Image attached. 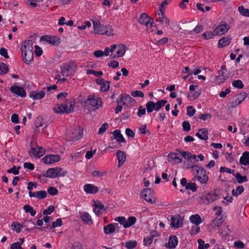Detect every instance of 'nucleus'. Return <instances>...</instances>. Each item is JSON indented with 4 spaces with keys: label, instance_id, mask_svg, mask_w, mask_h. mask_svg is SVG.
Instances as JSON below:
<instances>
[{
    "label": "nucleus",
    "instance_id": "4be33fe9",
    "mask_svg": "<svg viewBox=\"0 0 249 249\" xmlns=\"http://www.w3.org/2000/svg\"><path fill=\"white\" fill-rule=\"evenodd\" d=\"M84 190L89 194H95L98 191V188L91 184H86L84 186Z\"/></svg>",
    "mask_w": 249,
    "mask_h": 249
},
{
    "label": "nucleus",
    "instance_id": "49530a36",
    "mask_svg": "<svg viewBox=\"0 0 249 249\" xmlns=\"http://www.w3.org/2000/svg\"><path fill=\"white\" fill-rule=\"evenodd\" d=\"M146 108L148 113H151L156 110L155 103L152 101H149L146 104Z\"/></svg>",
    "mask_w": 249,
    "mask_h": 249
},
{
    "label": "nucleus",
    "instance_id": "a878e982",
    "mask_svg": "<svg viewBox=\"0 0 249 249\" xmlns=\"http://www.w3.org/2000/svg\"><path fill=\"white\" fill-rule=\"evenodd\" d=\"M105 210L104 206L99 201H94V212L95 213L99 215L103 213Z\"/></svg>",
    "mask_w": 249,
    "mask_h": 249
},
{
    "label": "nucleus",
    "instance_id": "8fccbe9b",
    "mask_svg": "<svg viewBox=\"0 0 249 249\" xmlns=\"http://www.w3.org/2000/svg\"><path fill=\"white\" fill-rule=\"evenodd\" d=\"M23 209L26 213H29L32 216H34L36 214V211L29 205H25L23 207Z\"/></svg>",
    "mask_w": 249,
    "mask_h": 249
},
{
    "label": "nucleus",
    "instance_id": "9d476101",
    "mask_svg": "<svg viewBox=\"0 0 249 249\" xmlns=\"http://www.w3.org/2000/svg\"><path fill=\"white\" fill-rule=\"evenodd\" d=\"M31 149L29 152V155L35 157L39 158L42 156L45 153V150L44 148L38 146L36 144H33L31 142Z\"/></svg>",
    "mask_w": 249,
    "mask_h": 249
},
{
    "label": "nucleus",
    "instance_id": "20e7f679",
    "mask_svg": "<svg viewBox=\"0 0 249 249\" xmlns=\"http://www.w3.org/2000/svg\"><path fill=\"white\" fill-rule=\"evenodd\" d=\"M126 50V47L124 44L112 45L110 56L112 58L120 57L124 54Z\"/></svg>",
    "mask_w": 249,
    "mask_h": 249
},
{
    "label": "nucleus",
    "instance_id": "6e6552de",
    "mask_svg": "<svg viewBox=\"0 0 249 249\" xmlns=\"http://www.w3.org/2000/svg\"><path fill=\"white\" fill-rule=\"evenodd\" d=\"M230 29V26L225 21H221L214 30V34L216 36H221L226 34Z\"/></svg>",
    "mask_w": 249,
    "mask_h": 249
},
{
    "label": "nucleus",
    "instance_id": "7ed1b4c3",
    "mask_svg": "<svg viewBox=\"0 0 249 249\" xmlns=\"http://www.w3.org/2000/svg\"><path fill=\"white\" fill-rule=\"evenodd\" d=\"M74 104L72 102L66 100L60 105H57L53 108L54 111L57 113H69L74 110Z\"/></svg>",
    "mask_w": 249,
    "mask_h": 249
},
{
    "label": "nucleus",
    "instance_id": "39448f33",
    "mask_svg": "<svg viewBox=\"0 0 249 249\" xmlns=\"http://www.w3.org/2000/svg\"><path fill=\"white\" fill-rule=\"evenodd\" d=\"M141 195L142 198L151 204H154L156 201L154 192L150 188L143 189L142 190Z\"/></svg>",
    "mask_w": 249,
    "mask_h": 249
},
{
    "label": "nucleus",
    "instance_id": "6e6d98bb",
    "mask_svg": "<svg viewBox=\"0 0 249 249\" xmlns=\"http://www.w3.org/2000/svg\"><path fill=\"white\" fill-rule=\"evenodd\" d=\"M232 85L236 88L241 89L244 87L243 82L240 80H234L232 82Z\"/></svg>",
    "mask_w": 249,
    "mask_h": 249
},
{
    "label": "nucleus",
    "instance_id": "c03bdc74",
    "mask_svg": "<svg viewBox=\"0 0 249 249\" xmlns=\"http://www.w3.org/2000/svg\"><path fill=\"white\" fill-rule=\"evenodd\" d=\"M35 225V223L32 221V220H26L24 222L23 226V228L25 229L26 230L30 231L31 230H32V228H29V227H34V226Z\"/></svg>",
    "mask_w": 249,
    "mask_h": 249
},
{
    "label": "nucleus",
    "instance_id": "9b49d317",
    "mask_svg": "<svg viewBox=\"0 0 249 249\" xmlns=\"http://www.w3.org/2000/svg\"><path fill=\"white\" fill-rule=\"evenodd\" d=\"M69 140L71 141H77L83 136V131L79 126H76L73 130L68 133Z\"/></svg>",
    "mask_w": 249,
    "mask_h": 249
},
{
    "label": "nucleus",
    "instance_id": "473e14b6",
    "mask_svg": "<svg viewBox=\"0 0 249 249\" xmlns=\"http://www.w3.org/2000/svg\"><path fill=\"white\" fill-rule=\"evenodd\" d=\"M182 224V222L178 216H175L171 218V225L172 227L175 228H178L181 227Z\"/></svg>",
    "mask_w": 249,
    "mask_h": 249
},
{
    "label": "nucleus",
    "instance_id": "79ce46f5",
    "mask_svg": "<svg viewBox=\"0 0 249 249\" xmlns=\"http://www.w3.org/2000/svg\"><path fill=\"white\" fill-rule=\"evenodd\" d=\"M101 88L100 90L102 91H107L109 89V82L107 81H104L103 79H101Z\"/></svg>",
    "mask_w": 249,
    "mask_h": 249
},
{
    "label": "nucleus",
    "instance_id": "58836bf2",
    "mask_svg": "<svg viewBox=\"0 0 249 249\" xmlns=\"http://www.w3.org/2000/svg\"><path fill=\"white\" fill-rule=\"evenodd\" d=\"M133 100V99L128 95H122L120 101H118V103H123V105H127L128 103H131Z\"/></svg>",
    "mask_w": 249,
    "mask_h": 249
},
{
    "label": "nucleus",
    "instance_id": "69168bd1",
    "mask_svg": "<svg viewBox=\"0 0 249 249\" xmlns=\"http://www.w3.org/2000/svg\"><path fill=\"white\" fill-rule=\"evenodd\" d=\"M54 211V207L52 206H50L47 209L43 211V214L47 215L51 214Z\"/></svg>",
    "mask_w": 249,
    "mask_h": 249
},
{
    "label": "nucleus",
    "instance_id": "b1692460",
    "mask_svg": "<svg viewBox=\"0 0 249 249\" xmlns=\"http://www.w3.org/2000/svg\"><path fill=\"white\" fill-rule=\"evenodd\" d=\"M224 220L222 217H216L212 221L210 224V226L214 230L218 229L223 222Z\"/></svg>",
    "mask_w": 249,
    "mask_h": 249
},
{
    "label": "nucleus",
    "instance_id": "ddd939ff",
    "mask_svg": "<svg viewBox=\"0 0 249 249\" xmlns=\"http://www.w3.org/2000/svg\"><path fill=\"white\" fill-rule=\"evenodd\" d=\"M217 197V195L214 193H209L200 197V202L204 204H208L216 200Z\"/></svg>",
    "mask_w": 249,
    "mask_h": 249
},
{
    "label": "nucleus",
    "instance_id": "5701e85b",
    "mask_svg": "<svg viewBox=\"0 0 249 249\" xmlns=\"http://www.w3.org/2000/svg\"><path fill=\"white\" fill-rule=\"evenodd\" d=\"M22 59L23 61L26 64H29L34 59V54L33 52L22 53Z\"/></svg>",
    "mask_w": 249,
    "mask_h": 249
},
{
    "label": "nucleus",
    "instance_id": "680f3d73",
    "mask_svg": "<svg viewBox=\"0 0 249 249\" xmlns=\"http://www.w3.org/2000/svg\"><path fill=\"white\" fill-rule=\"evenodd\" d=\"M196 112L195 109L192 106H189L187 107V114L188 116L192 117Z\"/></svg>",
    "mask_w": 249,
    "mask_h": 249
},
{
    "label": "nucleus",
    "instance_id": "7c9ffc66",
    "mask_svg": "<svg viewBox=\"0 0 249 249\" xmlns=\"http://www.w3.org/2000/svg\"><path fill=\"white\" fill-rule=\"evenodd\" d=\"M240 163L244 166L249 165V152H244L239 160Z\"/></svg>",
    "mask_w": 249,
    "mask_h": 249
},
{
    "label": "nucleus",
    "instance_id": "f704fd0d",
    "mask_svg": "<svg viewBox=\"0 0 249 249\" xmlns=\"http://www.w3.org/2000/svg\"><path fill=\"white\" fill-rule=\"evenodd\" d=\"M181 154L185 160H190V161L188 163V165L191 164V161H193V160H195L196 158V156L195 155H193L190 152L188 151H182L181 152Z\"/></svg>",
    "mask_w": 249,
    "mask_h": 249
},
{
    "label": "nucleus",
    "instance_id": "a19ab883",
    "mask_svg": "<svg viewBox=\"0 0 249 249\" xmlns=\"http://www.w3.org/2000/svg\"><path fill=\"white\" fill-rule=\"evenodd\" d=\"M234 177L236 178V181L238 183L240 184L248 181L247 177L246 176H241L239 173H237L235 175Z\"/></svg>",
    "mask_w": 249,
    "mask_h": 249
},
{
    "label": "nucleus",
    "instance_id": "f3484780",
    "mask_svg": "<svg viewBox=\"0 0 249 249\" xmlns=\"http://www.w3.org/2000/svg\"><path fill=\"white\" fill-rule=\"evenodd\" d=\"M247 94L245 92H242L236 95V98L232 102L230 103L231 107H234L240 104L246 98Z\"/></svg>",
    "mask_w": 249,
    "mask_h": 249
},
{
    "label": "nucleus",
    "instance_id": "4468645a",
    "mask_svg": "<svg viewBox=\"0 0 249 249\" xmlns=\"http://www.w3.org/2000/svg\"><path fill=\"white\" fill-rule=\"evenodd\" d=\"M10 90L15 96L21 97H24L26 96L24 89L22 87L16 86L15 84L10 87Z\"/></svg>",
    "mask_w": 249,
    "mask_h": 249
},
{
    "label": "nucleus",
    "instance_id": "37998d69",
    "mask_svg": "<svg viewBox=\"0 0 249 249\" xmlns=\"http://www.w3.org/2000/svg\"><path fill=\"white\" fill-rule=\"evenodd\" d=\"M244 190V187L240 185L237 187L236 189H233L231 191L232 196H237L238 195H241Z\"/></svg>",
    "mask_w": 249,
    "mask_h": 249
},
{
    "label": "nucleus",
    "instance_id": "a211bd4d",
    "mask_svg": "<svg viewBox=\"0 0 249 249\" xmlns=\"http://www.w3.org/2000/svg\"><path fill=\"white\" fill-rule=\"evenodd\" d=\"M168 159L170 162L174 164L180 163L182 161L179 155L176 153H170L168 156Z\"/></svg>",
    "mask_w": 249,
    "mask_h": 249
},
{
    "label": "nucleus",
    "instance_id": "13d9d810",
    "mask_svg": "<svg viewBox=\"0 0 249 249\" xmlns=\"http://www.w3.org/2000/svg\"><path fill=\"white\" fill-rule=\"evenodd\" d=\"M20 166L17 167L16 166H13L11 169L7 170L8 173H13L15 175H17L19 174V170L20 169Z\"/></svg>",
    "mask_w": 249,
    "mask_h": 249
},
{
    "label": "nucleus",
    "instance_id": "ea45409f",
    "mask_svg": "<svg viewBox=\"0 0 249 249\" xmlns=\"http://www.w3.org/2000/svg\"><path fill=\"white\" fill-rule=\"evenodd\" d=\"M81 218L83 222L86 224H90L92 223V219L89 213H84L81 216Z\"/></svg>",
    "mask_w": 249,
    "mask_h": 249
},
{
    "label": "nucleus",
    "instance_id": "2eb2a0df",
    "mask_svg": "<svg viewBox=\"0 0 249 249\" xmlns=\"http://www.w3.org/2000/svg\"><path fill=\"white\" fill-rule=\"evenodd\" d=\"M61 157L59 155H49L45 156L42 160L46 164H52L59 161Z\"/></svg>",
    "mask_w": 249,
    "mask_h": 249
},
{
    "label": "nucleus",
    "instance_id": "09e8293b",
    "mask_svg": "<svg viewBox=\"0 0 249 249\" xmlns=\"http://www.w3.org/2000/svg\"><path fill=\"white\" fill-rule=\"evenodd\" d=\"M11 226L12 230L16 231L17 233H19L21 231V229L23 228V225L17 222H13Z\"/></svg>",
    "mask_w": 249,
    "mask_h": 249
},
{
    "label": "nucleus",
    "instance_id": "4c0bfd02",
    "mask_svg": "<svg viewBox=\"0 0 249 249\" xmlns=\"http://www.w3.org/2000/svg\"><path fill=\"white\" fill-rule=\"evenodd\" d=\"M177 237L175 235H172L169 237L168 247L170 248H175L178 244Z\"/></svg>",
    "mask_w": 249,
    "mask_h": 249
},
{
    "label": "nucleus",
    "instance_id": "338daca9",
    "mask_svg": "<svg viewBox=\"0 0 249 249\" xmlns=\"http://www.w3.org/2000/svg\"><path fill=\"white\" fill-rule=\"evenodd\" d=\"M153 238H152L150 236H148L147 237L144 238L143 244L145 246H149L152 244V243L153 242Z\"/></svg>",
    "mask_w": 249,
    "mask_h": 249
},
{
    "label": "nucleus",
    "instance_id": "a18cd8bd",
    "mask_svg": "<svg viewBox=\"0 0 249 249\" xmlns=\"http://www.w3.org/2000/svg\"><path fill=\"white\" fill-rule=\"evenodd\" d=\"M107 173L106 171L94 170L91 174L93 177L100 178L105 176Z\"/></svg>",
    "mask_w": 249,
    "mask_h": 249
},
{
    "label": "nucleus",
    "instance_id": "052dcab7",
    "mask_svg": "<svg viewBox=\"0 0 249 249\" xmlns=\"http://www.w3.org/2000/svg\"><path fill=\"white\" fill-rule=\"evenodd\" d=\"M108 127V124L107 123L103 124L99 130V134H103L104 133L106 132L107 129Z\"/></svg>",
    "mask_w": 249,
    "mask_h": 249
},
{
    "label": "nucleus",
    "instance_id": "bb28decb",
    "mask_svg": "<svg viewBox=\"0 0 249 249\" xmlns=\"http://www.w3.org/2000/svg\"><path fill=\"white\" fill-rule=\"evenodd\" d=\"M150 20V18L146 14L142 13L139 18V22L141 24L146 25L148 29Z\"/></svg>",
    "mask_w": 249,
    "mask_h": 249
},
{
    "label": "nucleus",
    "instance_id": "c9c22d12",
    "mask_svg": "<svg viewBox=\"0 0 249 249\" xmlns=\"http://www.w3.org/2000/svg\"><path fill=\"white\" fill-rule=\"evenodd\" d=\"M231 43V39L228 37H223L218 41V46L222 48L229 45Z\"/></svg>",
    "mask_w": 249,
    "mask_h": 249
},
{
    "label": "nucleus",
    "instance_id": "de8ad7c7",
    "mask_svg": "<svg viewBox=\"0 0 249 249\" xmlns=\"http://www.w3.org/2000/svg\"><path fill=\"white\" fill-rule=\"evenodd\" d=\"M167 101L166 100H160L158 101L156 103H155V106L156 107V111L159 110L167 103Z\"/></svg>",
    "mask_w": 249,
    "mask_h": 249
},
{
    "label": "nucleus",
    "instance_id": "c85d7f7f",
    "mask_svg": "<svg viewBox=\"0 0 249 249\" xmlns=\"http://www.w3.org/2000/svg\"><path fill=\"white\" fill-rule=\"evenodd\" d=\"M45 93L43 91H32L30 94V97L34 100L41 99L44 98Z\"/></svg>",
    "mask_w": 249,
    "mask_h": 249
},
{
    "label": "nucleus",
    "instance_id": "bf43d9fd",
    "mask_svg": "<svg viewBox=\"0 0 249 249\" xmlns=\"http://www.w3.org/2000/svg\"><path fill=\"white\" fill-rule=\"evenodd\" d=\"M87 74H92L93 75L96 77H100L101 75H103V72L102 71H96L94 70H87Z\"/></svg>",
    "mask_w": 249,
    "mask_h": 249
},
{
    "label": "nucleus",
    "instance_id": "1a4fd4ad",
    "mask_svg": "<svg viewBox=\"0 0 249 249\" xmlns=\"http://www.w3.org/2000/svg\"><path fill=\"white\" fill-rule=\"evenodd\" d=\"M66 174L65 172H62V168L56 167L48 169L45 176L49 178H55L59 176L64 177Z\"/></svg>",
    "mask_w": 249,
    "mask_h": 249
},
{
    "label": "nucleus",
    "instance_id": "dca6fc26",
    "mask_svg": "<svg viewBox=\"0 0 249 249\" xmlns=\"http://www.w3.org/2000/svg\"><path fill=\"white\" fill-rule=\"evenodd\" d=\"M160 13L158 14L156 20L160 22L164 26H169L170 23L169 19L166 17L164 12L160 11Z\"/></svg>",
    "mask_w": 249,
    "mask_h": 249
},
{
    "label": "nucleus",
    "instance_id": "f03ea898",
    "mask_svg": "<svg viewBox=\"0 0 249 249\" xmlns=\"http://www.w3.org/2000/svg\"><path fill=\"white\" fill-rule=\"evenodd\" d=\"M101 98L95 95H90L85 102V107L89 111H95L102 107Z\"/></svg>",
    "mask_w": 249,
    "mask_h": 249
},
{
    "label": "nucleus",
    "instance_id": "4d7b16f0",
    "mask_svg": "<svg viewBox=\"0 0 249 249\" xmlns=\"http://www.w3.org/2000/svg\"><path fill=\"white\" fill-rule=\"evenodd\" d=\"M8 71V66L4 63H0V74H6Z\"/></svg>",
    "mask_w": 249,
    "mask_h": 249
},
{
    "label": "nucleus",
    "instance_id": "3c124183",
    "mask_svg": "<svg viewBox=\"0 0 249 249\" xmlns=\"http://www.w3.org/2000/svg\"><path fill=\"white\" fill-rule=\"evenodd\" d=\"M239 13L244 16L249 17V9L245 8L243 6H240L238 8Z\"/></svg>",
    "mask_w": 249,
    "mask_h": 249
},
{
    "label": "nucleus",
    "instance_id": "e2e57ef3",
    "mask_svg": "<svg viewBox=\"0 0 249 249\" xmlns=\"http://www.w3.org/2000/svg\"><path fill=\"white\" fill-rule=\"evenodd\" d=\"M186 189L187 190L190 189L194 192H196V184L195 183L190 182L186 185Z\"/></svg>",
    "mask_w": 249,
    "mask_h": 249
},
{
    "label": "nucleus",
    "instance_id": "603ef678",
    "mask_svg": "<svg viewBox=\"0 0 249 249\" xmlns=\"http://www.w3.org/2000/svg\"><path fill=\"white\" fill-rule=\"evenodd\" d=\"M202 36L203 38H204L205 39L208 40V39L212 38L213 37V36L215 35L214 34V30H213V32H210V31L205 32L202 34Z\"/></svg>",
    "mask_w": 249,
    "mask_h": 249
},
{
    "label": "nucleus",
    "instance_id": "5fc2aeb1",
    "mask_svg": "<svg viewBox=\"0 0 249 249\" xmlns=\"http://www.w3.org/2000/svg\"><path fill=\"white\" fill-rule=\"evenodd\" d=\"M137 246V242L136 241H129L125 243V247L127 249H133Z\"/></svg>",
    "mask_w": 249,
    "mask_h": 249
},
{
    "label": "nucleus",
    "instance_id": "aec40b11",
    "mask_svg": "<svg viewBox=\"0 0 249 249\" xmlns=\"http://www.w3.org/2000/svg\"><path fill=\"white\" fill-rule=\"evenodd\" d=\"M47 195V192L45 191H39L36 192H29V196L30 197H36L38 199H43L46 197Z\"/></svg>",
    "mask_w": 249,
    "mask_h": 249
},
{
    "label": "nucleus",
    "instance_id": "2f4dec72",
    "mask_svg": "<svg viewBox=\"0 0 249 249\" xmlns=\"http://www.w3.org/2000/svg\"><path fill=\"white\" fill-rule=\"evenodd\" d=\"M218 75L215 77L214 81L217 84L224 83L227 79V77L224 75V72L221 70L218 71Z\"/></svg>",
    "mask_w": 249,
    "mask_h": 249
},
{
    "label": "nucleus",
    "instance_id": "0eeeda50",
    "mask_svg": "<svg viewBox=\"0 0 249 249\" xmlns=\"http://www.w3.org/2000/svg\"><path fill=\"white\" fill-rule=\"evenodd\" d=\"M74 66V63L71 61L63 64L60 67V72L62 76L67 77L69 76Z\"/></svg>",
    "mask_w": 249,
    "mask_h": 249
},
{
    "label": "nucleus",
    "instance_id": "cd10ccee",
    "mask_svg": "<svg viewBox=\"0 0 249 249\" xmlns=\"http://www.w3.org/2000/svg\"><path fill=\"white\" fill-rule=\"evenodd\" d=\"M208 131L206 128L199 129L196 134V136L201 140H206L208 138Z\"/></svg>",
    "mask_w": 249,
    "mask_h": 249
},
{
    "label": "nucleus",
    "instance_id": "412c9836",
    "mask_svg": "<svg viewBox=\"0 0 249 249\" xmlns=\"http://www.w3.org/2000/svg\"><path fill=\"white\" fill-rule=\"evenodd\" d=\"M186 168H192V171L193 173L195 174V176H197V175H199L202 170V169H204V168L201 166L195 165V162L193 161H191V164H189V165L186 167Z\"/></svg>",
    "mask_w": 249,
    "mask_h": 249
},
{
    "label": "nucleus",
    "instance_id": "72a5a7b5",
    "mask_svg": "<svg viewBox=\"0 0 249 249\" xmlns=\"http://www.w3.org/2000/svg\"><path fill=\"white\" fill-rule=\"evenodd\" d=\"M115 225H117L116 223H110L105 226L104 227V231L107 234H109L113 233L115 231Z\"/></svg>",
    "mask_w": 249,
    "mask_h": 249
},
{
    "label": "nucleus",
    "instance_id": "864d4df0",
    "mask_svg": "<svg viewBox=\"0 0 249 249\" xmlns=\"http://www.w3.org/2000/svg\"><path fill=\"white\" fill-rule=\"evenodd\" d=\"M54 37L52 36H42L41 37L40 40L45 41L46 42H47L51 44H53L54 43Z\"/></svg>",
    "mask_w": 249,
    "mask_h": 249
},
{
    "label": "nucleus",
    "instance_id": "774afa93",
    "mask_svg": "<svg viewBox=\"0 0 249 249\" xmlns=\"http://www.w3.org/2000/svg\"><path fill=\"white\" fill-rule=\"evenodd\" d=\"M183 129L185 132H188L190 130L191 126L189 122L187 121H184L182 123Z\"/></svg>",
    "mask_w": 249,
    "mask_h": 249
},
{
    "label": "nucleus",
    "instance_id": "c756f323",
    "mask_svg": "<svg viewBox=\"0 0 249 249\" xmlns=\"http://www.w3.org/2000/svg\"><path fill=\"white\" fill-rule=\"evenodd\" d=\"M113 137L111 139H116L118 142H124L125 140L119 130H115L112 132Z\"/></svg>",
    "mask_w": 249,
    "mask_h": 249
},
{
    "label": "nucleus",
    "instance_id": "6ab92c4d",
    "mask_svg": "<svg viewBox=\"0 0 249 249\" xmlns=\"http://www.w3.org/2000/svg\"><path fill=\"white\" fill-rule=\"evenodd\" d=\"M33 42L31 40H27L24 42L21 47V50L22 53L33 52Z\"/></svg>",
    "mask_w": 249,
    "mask_h": 249
},
{
    "label": "nucleus",
    "instance_id": "f8f14e48",
    "mask_svg": "<svg viewBox=\"0 0 249 249\" xmlns=\"http://www.w3.org/2000/svg\"><path fill=\"white\" fill-rule=\"evenodd\" d=\"M192 180L196 181H198L201 184L206 185L209 180V178L207 175L206 171L204 169H202L199 175L195 176Z\"/></svg>",
    "mask_w": 249,
    "mask_h": 249
},
{
    "label": "nucleus",
    "instance_id": "423d86ee",
    "mask_svg": "<svg viewBox=\"0 0 249 249\" xmlns=\"http://www.w3.org/2000/svg\"><path fill=\"white\" fill-rule=\"evenodd\" d=\"M115 220L118 222L123 226L125 229L129 228L133 225L136 222V218L134 216H130L127 219L124 216L117 217Z\"/></svg>",
    "mask_w": 249,
    "mask_h": 249
},
{
    "label": "nucleus",
    "instance_id": "0e129e2a",
    "mask_svg": "<svg viewBox=\"0 0 249 249\" xmlns=\"http://www.w3.org/2000/svg\"><path fill=\"white\" fill-rule=\"evenodd\" d=\"M197 242L198 243V249H208L209 248L210 245L208 243H207L206 244H204V246H202L201 245V243L204 244V242L202 239H198L197 241Z\"/></svg>",
    "mask_w": 249,
    "mask_h": 249
},
{
    "label": "nucleus",
    "instance_id": "393cba45",
    "mask_svg": "<svg viewBox=\"0 0 249 249\" xmlns=\"http://www.w3.org/2000/svg\"><path fill=\"white\" fill-rule=\"evenodd\" d=\"M116 156L118 160V166L120 167L121 166H122L126 160V155L124 151L119 150L118 152H117Z\"/></svg>",
    "mask_w": 249,
    "mask_h": 249
},
{
    "label": "nucleus",
    "instance_id": "f257e3e1",
    "mask_svg": "<svg viewBox=\"0 0 249 249\" xmlns=\"http://www.w3.org/2000/svg\"><path fill=\"white\" fill-rule=\"evenodd\" d=\"M92 22L95 34L106 35L107 36H113L114 35L113 30L111 25L101 24L99 20L96 19L93 20Z\"/></svg>",
    "mask_w": 249,
    "mask_h": 249
},
{
    "label": "nucleus",
    "instance_id": "e433bc0d",
    "mask_svg": "<svg viewBox=\"0 0 249 249\" xmlns=\"http://www.w3.org/2000/svg\"><path fill=\"white\" fill-rule=\"evenodd\" d=\"M190 221L195 225H199L201 222V218L198 214L192 215L190 217Z\"/></svg>",
    "mask_w": 249,
    "mask_h": 249
}]
</instances>
